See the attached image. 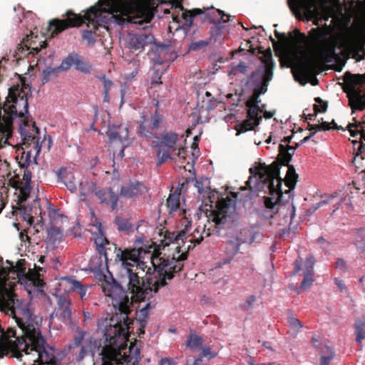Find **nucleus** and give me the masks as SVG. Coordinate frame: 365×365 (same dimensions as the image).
Segmentation results:
<instances>
[{
	"label": "nucleus",
	"mask_w": 365,
	"mask_h": 365,
	"mask_svg": "<svg viewBox=\"0 0 365 365\" xmlns=\"http://www.w3.org/2000/svg\"><path fill=\"white\" fill-rule=\"evenodd\" d=\"M32 174L29 170H24V174L23 176V180H24V185L22 186L24 182L19 180H16L14 178H11L9 180V182L7 186L5 185L4 181L2 182V187L4 192L8 190V187L11 186L16 190H19L21 193L20 201H24L29 195V184L31 180Z\"/></svg>",
	"instance_id": "21"
},
{
	"label": "nucleus",
	"mask_w": 365,
	"mask_h": 365,
	"mask_svg": "<svg viewBox=\"0 0 365 365\" xmlns=\"http://www.w3.org/2000/svg\"><path fill=\"white\" fill-rule=\"evenodd\" d=\"M62 236V232L58 227H51L48 230V239L50 242L55 243L57 241H60Z\"/></svg>",
	"instance_id": "45"
},
{
	"label": "nucleus",
	"mask_w": 365,
	"mask_h": 365,
	"mask_svg": "<svg viewBox=\"0 0 365 365\" xmlns=\"http://www.w3.org/2000/svg\"><path fill=\"white\" fill-rule=\"evenodd\" d=\"M308 129L309 130H314V132L312 133L308 137H312L316 133V131L320 130H329L331 129H336V130H345L342 126H338L334 120H332L331 123L328 122H322L319 124H308Z\"/></svg>",
	"instance_id": "37"
},
{
	"label": "nucleus",
	"mask_w": 365,
	"mask_h": 365,
	"mask_svg": "<svg viewBox=\"0 0 365 365\" xmlns=\"http://www.w3.org/2000/svg\"><path fill=\"white\" fill-rule=\"evenodd\" d=\"M335 268L346 272L347 270L346 261L342 258H337L335 262Z\"/></svg>",
	"instance_id": "62"
},
{
	"label": "nucleus",
	"mask_w": 365,
	"mask_h": 365,
	"mask_svg": "<svg viewBox=\"0 0 365 365\" xmlns=\"http://www.w3.org/2000/svg\"><path fill=\"white\" fill-rule=\"evenodd\" d=\"M166 50L165 46H155L149 51L148 55L153 63L161 65L166 61L165 57Z\"/></svg>",
	"instance_id": "36"
},
{
	"label": "nucleus",
	"mask_w": 365,
	"mask_h": 365,
	"mask_svg": "<svg viewBox=\"0 0 365 365\" xmlns=\"http://www.w3.org/2000/svg\"><path fill=\"white\" fill-rule=\"evenodd\" d=\"M152 2L149 0H99L90 7L84 15L68 10L66 19H54L49 21L47 31L51 37L69 28L78 27L87 21V29L82 31V39L93 46L99 36L96 31L100 26L114 23L142 25L151 21L154 14Z\"/></svg>",
	"instance_id": "1"
},
{
	"label": "nucleus",
	"mask_w": 365,
	"mask_h": 365,
	"mask_svg": "<svg viewBox=\"0 0 365 365\" xmlns=\"http://www.w3.org/2000/svg\"><path fill=\"white\" fill-rule=\"evenodd\" d=\"M202 9L205 10V12L202 13L204 15L202 21L204 22L215 24H217L218 20H221L224 23L230 21V16L225 14L222 10L216 9L213 6L203 7Z\"/></svg>",
	"instance_id": "27"
},
{
	"label": "nucleus",
	"mask_w": 365,
	"mask_h": 365,
	"mask_svg": "<svg viewBox=\"0 0 365 365\" xmlns=\"http://www.w3.org/2000/svg\"><path fill=\"white\" fill-rule=\"evenodd\" d=\"M191 223L190 222H187V224L185 226V229L180 231L178 233L175 232H168L165 235V238L170 242H175L178 244V246L176 247V250L179 253L180 252V249L186 248L185 243L187 242H189L190 239H192L193 241L196 240L197 238H194L195 236L192 237L191 235H187V231L189 227H190Z\"/></svg>",
	"instance_id": "26"
},
{
	"label": "nucleus",
	"mask_w": 365,
	"mask_h": 365,
	"mask_svg": "<svg viewBox=\"0 0 365 365\" xmlns=\"http://www.w3.org/2000/svg\"><path fill=\"white\" fill-rule=\"evenodd\" d=\"M114 223L119 231H129L132 229V225L128 220L119 216L115 217Z\"/></svg>",
	"instance_id": "44"
},
{
	"label": "nucleus",
	"mask_w": 365,
	"mask_h": 365,
	"mask_svg": "<svg viewBox=\"0 0 365 365\" xmlns=\"http://www.w3.org/2000/svg\"><path fill=\"white\" fill-rule=\"evenodd\" d=\"M46 46L47 43L46 41L40 40L38 35H34V33L31 31L30 34H26L25 38H23V41L19 44L17 49L21 55H24V51H30L26 55L34 56Z\"/></svg>",
	"instance_id": "17"
},
{
	"label": "nucleus",
	"mask_w": 365,
	"mask_h": 365,
	"mask_svg": "<svg viewBox=\"0 0 365 365\" xmlns=\"http://www.w3.org/2000/svg\"><path fill=\"white\" fill-rule=\"evenodd\" d=\"M128 130L126 125H120L118 127L116 130L112 131L108 137H127Z\"/></svg>",
	"instance_id": "51"
},
{
	"label": "nucleus",
	"mask_w": 365,
	"mask_h": 365,
	"mask_svg": "<svg viewBox=\"0 0 365 365\" xmlns=\"http://www.w3.org/2000/svg\"><path fill=\"white\" fill-rule=\"evenodd\" d=\"M298 7L305 11L308 19L319 15V13L334 17L341 6L339 0H295Z\"/></svg>",
	"instance_id": "9"
},
{
	"label": "nucleus",
	"mask_w": 365,
	"mask_h": 365,
	"mask_svg": "<svg viewBox=\"0 0 365 365\" xmlns=\"http://www.w3.org/2000/svg\"><path fill=\"white\" fill-rule=\"evenodd\" d=\"M314 264V258L312 256L307 257L304 264V271L314 270L313 267Z\"/></svg>",
	"instance_id": "63"
},
{
	"label": "nucleus",
	"mask_w": 365,
	"mask_h": 365,
	"mask_svg": "<svg viewBox=\"0 0 365 365\" xmlns=\"http://www.w3.org/2000/svg\"><path fill=\"white\" fill-rule=\"evenodd\" d=\"M71 66L85 73H89L91 71V66L87 63L77 53H71L68 55L61 63L59 68L63 71H67Z\"/></svg>",
	"instance_id": "23"
},
{
	"label": "nucleus",
	"mask_w": 365,
	"mask_h": 365,
	"mask_svg": "<svg viewBox=\"0 0 365 365\" xmlns=\"http://www.w3.org/2000/svg\"><path fill=\"white\" fill-rule=\"evenodd\" d=\"M155 38L150 34H129L126 43V48H128L130 52L135 53V56L141 53L145 47L154 43Z\"/></svg>",
	"instance_id": "18"
},
{
	"label": "nucleus",
	"mask_w": 365,
	"mask_h": 365,
	"mask_svg": "<svg viewBox=\"0 0 365 365\" xmlns=\"http://www.w3.org/2000/svg\"><path fill=\"white\" fill-rule=\"evenodd\" d=\"M95 243L97 246V250L101 255L104 256L106 262L108 260V254L106 252V245H110L113 247V250L115 253V263L119 266L120 268V276L119 277H122L123 274H125V266L122 264L123 262L119 259L120 257H118V252L121 251H130L133 250L134 248L131 249H122V248H118L115 244L110 243L106 237H105L103 235L98 236L95 240Z\"/></svg>",
	"instance_id": "19"
},
{
	"label": "nucleus",
	"mask_w": 365,
	"mask_h": 365,
	"mask_svg": "<svg viewBox=\"0 0 365 365\" xmlns=\"http://www.w3.org/2000/svg\"><path fill=\"white\" fill-rule=\"evenodd\" d=\"M275 36L282 42V43L285 46H287L291 41L294 40V38L292 36V34L290 33L289 38H288L285 34H282L278 32L277 31H274Z\"/></svg>",
	"instance_id": "55"
},
{
	"label": "nucleus",
	"mask_w": 365,
	"mask_h": 365,
	"mask_svg": "<svg viewBox=\"0 0 365 365\" xmlns=\"http://www.w3.org/2000/svg\"><path fill=\"white\" fill-rule=\"evenodd\" d=\"M58 177L71 192L77 190V182L72 172H67L66 168H61L58 171Z\"/></svg>",
	"instance_id": "35"
},
{
	"label": "nucleus",
	"mask_w": 365,
	"mask_h": 365,
	"mask_svg": "<svg viewBox=\"0 0 365 365\" xmlns=\"http://www.w3.org/2000/svg\"><path fill=\"white\" fill-rule=\"evenodd\" d=\"M193 135L195 138L200 137L202 135V129L197 125L195 124L192 127L187 128L186 130V136L189 137L190 135Z\"/></svg>",
	"instance_id": "52"
},
{
	"label": "nucleus",
	"mask_w": 365,
	"mask_h": 365,
	"mask_svg": "<svg viewBox=\"0 0 365 365\" xmlns=\"http://www.w3.org/2000/svg\"><path fill=\"white\" fill-rule=\"evenodd\" d=\"M224 22L218 20L217 24H212L210 29V41L216 42L220 41L224 35L225 26Z\"/></svg>",
	"instance_id": "38"
},
{
	"label": "nucleus",
	"mask_w": 365,
	"mask_h": 365,
	"mask_svg": "<svg viewBox=\"0 0 365 365\" xmlns=\"http://www.w3.org/2000/svg\"><path fill=\"white\" fill-rule=\"evenodd\" d=\"M313 274L314 270L304 272V278L300 285L301 289L304 290L312 284L314 281Z\"/></svg>",
	"instance_id": "48"
},
{
	"label": "nucleus",
	"mask_w": 365,
	"mask_h": 365,
	"mask_svg": "<svg viewBox=\"0 0 365 365\" xmlns=\"http://www.w3.org/2000/svg\"><path fill=\"white\" fill-rule=\"evenodd\" d=\"M217 354L212 351H211L210 348L209 346H203L202 349V352L200 354V357H207L209 359L214 358Z\"/></svg>",
	"instance_id": "61"
},
{
	"label": "nucleus",
	"mask_w": 365,
	"mask_h": 365,
	"mask_svg": "<svg viewBox=\"0 0 365 365\" xmlns=\"http://www.w3.org/2000/svg\"><path fill=\"white\" fill-rule=\"evenodd\" d=\"M155 307L151 302H148L136 314V320L139 324L138 336L140 337L141 334H145V328L147 324L148 318L149 316L148 310Z\"/></svg>",
	"instance_id": "33"
},
{
	"label": "nucleus",
	"mask_w": 365,
	"mask_h": 365,
	"mask_svg": "<svg viewBox=\"0 0 365 365\" xmlns=\"http://www.w3.org/2000/svg\"><path fill=\"white\" fill-rule=\"evenodd\" d=\"M247 109V119L244 120L242 123L236 125L237 131V135L248 130H253L257 125H259V121L262 120V108L259 106H246Z\"/></svg>",
	"instance_id": "20"
},
{
	"label": "nucleus",
	"mask_w": 365,
	"mask_h": 365,
	"mask_svg": "<svg viewBox=\"0 0 365 365\" xmlns=\"http://www.w3.org/2000/svg\"><path fill=\"white\" fill-rule=\"evenodd\" d=\"M356 341L361 344V341L365 339V319H356L354 324Z\"/></svg>",
	"instance_id": "42"
},
{
	"label": "nucleus",
	"mask_w": 365,
	"mask_h": 365,
	"mask_svg": "<svg viewBox=\"0 0 365 365\" xmlns=\"http://www.w3.org/2000/svg\"><path fill=\"white\" fill-rule=\"evenodd\" d=\"M56 305L53 312L50 315L49 324L52 325L54 323L55 318L60 319L66 325L72 324V309L71 299L67 294H58L56 296Z\"/></svg>",
	"instance_id": "13"
},
{
	"label": "nucleus",
	"mask_w": 365,
	"mask_h": 365,
	"mask_svg": "<svg viewBox=\"0 0 365 365\" xmlns=\"http://www.w3.org/2000/svg\"><path fill=\"white\" fill-rule=\"evenodd\" d=\"M97 78L102 82L103 85V91H110L113 85L112 81L108 79L105 74L97 76Z\"/></svg>",
	"instance_id": "54"
},
{
	"label": "nucleus",
	"mask_w": 365,
	"mask_h": 365,
	"mask_svg": "<svg viewBox=\"0 0 365 365\" xmlns=\"http://www.w3.org/2000/svg\"><path fill=\"white\" fill-rule=\"evenodd\" d=\"M315 69V60L312 57L307 56V53L303 51L302 60L297 67V73L294 75V78L297 81H299V76L302 78H306L308 76L312 74Z\"/></svg>",
	"instance_id": "24"
},
{
	"label": "nucleus",
	"mask_w": 365,
	"mask_h": 365,
	"mask_svg": "<svg viewBox=\"0 0 365 365\" xmlns=\"http://www.w3.org/2000/svg\"><path fill=\"white\" fill-rule=\"evenodd\" d=\"M310 138H303L299 143L290 145L292 138H283L279 144V154L277 160L269 165L259 163L257 166L250 168L249 171L252 175L246 182L250 190H264L267 189L269 195L263 197L264 207L266 210L262 213L263 217L273 218L283 205L291 206V218L295 214L293 205V190L298 180L294 165L289 162L299 144H303Z\"/></svg>",
	"instance_id": "3"
},
{
	"label": "nucleus",
	"mask_w": 365,
	"mask_h": 365,
	"mask_svg": "<svg viewBox=\"0 0 365 365\" xmlns=\"http://www.w3.org/2000/svg\"><path fill=\"white\" fill-rule=\"evenodd\" d=\"M287 322L289 326L295 329L297 332H298L302 327V324L300 321L294 317H289Z\"/></svg>",
	"instance_id": "58"
},
{
	"label": "nucleus",
	"mask_w": 365,
	"mask_h": 365,
	"mask_svg": "<svg viewBox=\"0 0 365 365\" xmlns=\"http://www.w3.org/2000/svg\"><path fill=\"white\" fill-rule=\"evenodd\" d=\"M364 45V43L349 39L342 43L341 47L343 48L346 58H352L356 61H361L365 57Z\"/></svg>",
	"instance_id": "22"
},
{
	"label": "nucleus",
	"mask_w": 365,
	"mask_h": 365,
	"mask_svg": "<svg viewBox=\"0 0 365 365\" xmlns=\"http://www.w3.org/2000/svg\"><path fill=\"white\" fill-rule=\"evenodd\" d=\"M200 138H193V143L191 145L192 149V158L194 162L200 155V150L198 148V144Z\"/></svg>",
	"instance_id": "56"
},
{
	"label": "nucleus",
	"mask_w": 365,
	"mask_h": 365,
	"mask_svg": "<svg viewBox=\"0 0 365 365\" xmlns=\"http://www.w3.org/2000/svg\"><path fill=\"white\" fill-rule=\"evenodd\" d=\"M202 363V358L200 356L199 358L195 359L193 356H188L186 359V364L187 365H200Z\"/></svg>",
	"instance_id": "64"
},
{
	"label": "nucleus",
	"mask_w": 365,
	"mask_h": 365,
	"mask_svg": "<svg viewBox=\"0 0 365 365\" xmlns=\"http://www.w3.org/2000/svg\"><path fill=\"white\" fill-rule=\"evenodd\" d=\"M86 334V331L78 329L76 334L69 344L70 349L80 347L79 353L76 356L78 361H82L88 355L93 357L101 346V342L92 336L85 339Z\"/></svg>",
	"instance_id": "11"
},
{
	"label": "nucleus",
	"mask_w": 365,
	"mask_h": 365,
	"mask_svg": "<svg viewBox=\"0 0 365 365\" xmlns=\"http://www.w3.org/2000/svg\"><path fill=\"white\" fill-rule=\"evenodd\" d=\"M361 140H365V138H359V140H351L353 154L354 155L352 163L357 169L364 167L362 161L365 160V143H364Z\"/></svg>",
	"instance_id": "30"
},
{
	"label": "nucleus",
	"mask_w": 365,
	"mask_h": 365,
	"mask_svg": "<svg viewBox=\"0 0 365 365\" xmlns=\"http://www.w3.org/2000/svg\"><path fill=\"white\" fill-rule=\"evenodd\" d=\"M128 61L125 68L128 73L125 74V79L130 80L138 74L140 67V61L135 56L131 59H128Z\"/></svg>",
	"instance_id": "39"
},
{
	"label": "nucleus",
	"mask_w": 365,
	"mask_h": 365,
	"mask_svg": "<svg viewBox=\"0 0 365 365\" xmlns=\"http://www.w3.org/2000/svg\"><path fill=\"white\" fill-rule=\"evenodd\" d=\"M128 353L123 355L120 349L110 344L105 345L100 353L101 365H138L141 359L139 349L130 346Z\"/></svg>",
	"instance_id": "6"
},
{
	"label": "nucleus",
	"mask_w": 365,
	"mask_h": 365,
	"mask_svg": "<svg viewBox=\"0 0 365 365\" xmlns=\"http://www.w3.org/2000/svg\"><path fill=\"white\" fill-rule=\"evenodd\" d=\"M315 104L314 105V110L315 113H325L327 110L328 103L324 101L320 97L314 98Z\"/></svg>",
	"instance_id": "49"
},
{
	"label": "nucleus",
	"mask_w": 365,
	"mask_h": 365,
	"mask_svg": "<svg viewBox=\"0 0 365 365\" xmlns=\"http://www.w3.org/2000/svg\"><path fill=\"white\" fill-rule=\"evenodd\" d=\"M21 138L23 155H26V161L30 160L31 158H34L36 161V158L39 155L43 144H46V150L49 151L52 145V138Z\"/></svg>",
	"instance_id": "14"
},
{
	"label": "nucleus",
	"mask_w": 365,
	"mask_h": 365,
	"mask_svg": "<svg viewBox=\"0 0 365 365\" xmlns=\"http://www.w3.org/2000/svg\"><path fill=\"white\" fill-rule=\"evenodd\" d=\"M211 41H210V39L207 40H201L196 42H194L191 45V48L192 50H198L201 48L206 47L208 44H210Z\"/></svg>",
	"instance_id": "60"
},
{
	"label": "nucleus",
	"mask_w": 365,
	"mask_h": 365,
	"mask_svg": "<svg viewBox=\"0 0 365 365\" xmlns=\"http://www.w3.org/2000/svg\"><path fill=\"white\" fill-rule=\"evenodd\" d=\"M19 132L21 137H37L40 135V130L36 123L28 120L26 118H20Z\"/></svg>",
	"instance_id": "32"
},
{
	"label": "nucleus",
	"mask_w": 365,
	"mask_h": 365,
	"mask_svg": "<svg viewBox=\"0 0 365 365\" xmlns=\"http://www.w3.org/2000/svg\"><path fill=\"white\" fill-rule=\"evenodd\" d=\"M312 43L319 50L320 56L325 62L330 63L336 58V40L332 35V29L324 24L322 26L312 28L308 33Z\"/></svg>",
	"instance_id": "5"
},
{
	"label": "nucleus",
	"mask_w": 365,
	"mask_h": 365,
	"mask_svg": "<svg viewBox=\"0 0 365 365\" xmlns=\"http://www.w3.org/2000/svg\"><path fill=\"white\" fill-rule=\"evenodd\" d=\"M287 3L290 9L294 13L297 19L302 21H312L314 25L319 26V21H321L319 16H314L312 19H308L305 11L298 7L295 0H287Z\"/></svg>",
	"instance_id": "34"
},
{
	"label": "nucleus",
	"mask_w": 365,
	"mask_h": 365,
	"mask_svg": "<svg viewBox=\"0 0 365 365\" xmlns=\"http://www.w3.org/2000/svg\"><path fill=\"white\" fill-rule=\"evenodd\" d=\"M14 269L17 272V276L24 275L26 273L25 259H19L16 266L12 265Z\"/></svg>",
	"instance_id": "53"
},
{
	"label": "nucleus",
	"mask_w": 365,
	"mask_h": 365,
	"mask_svg": "<svg viewBox=\"0 0 365 365\" xmlns=\"http://www.w3.org/2000/svg\"><path fill=\"white\" fill-rule=\"evenodd\" d=\"M202 239V236L195 241L190 239L185 252L177 258L154 256L151 252L142 248L118 252V257L125 266V274L120 277L121 284H126L135 299L149 300L160 287L167 285V279H172L175 274L182 270L188 251L199 245Z\"/></svg>",
	"instance_id": "2"
},
{
	"label": "nucleus",
	"mask_w": 365,
	"mask_h": 365,
	"mask_svg": "<svg viewBox=\"0 0 365 365\" xmlns=\"http://www.w3.org/2000/svg\"><path fill=\"white\" fill-rule=\"evenodd\" d=\"M60 284L65 287L66 292H78L81 299H84L86 295L87 288L82 285L79 281L71 277H65L61 279Z\"/></svg>",
	"instance_id": "29"
},
{
	"label": "nucleus",
	"mask_w": 365,
	"mask_h": 365,
	"mask_svg": "<svg viewBox=\"0 0 365 365\" xmlns=\"http://www.w3.org/2000/svg\"><path fill=\"white\" fill-rule=\"evenodd\" d=\"M338 194L337 192H334L330 195H327L324 197V198L321 200L320 202L313 205L310 208L309 211L310 212H315L317 209H319L320 207H322L324 205L330 203L334 198L337 197Z\"/></svg>",
	"instance_id": "46"
},
{
	"label": "nucleus",
	"mask_w": 365,
	"mask_h": 365,
	"mask_svg": "<svg viewBox=\"0 0 365 365\" xmlns=\"http://www.w3.org/2000/svg\"><path fill=\"white\" fill-rule=\"evenodd\" d=\"M147 191L146 186L138 181L129 180L120 187V195L126 198H135Z\"/></svg>",
	"instance_id": "25"
},
{
	"label": "nucleus",
	"mask_w": 365,
	"mask_h": 365,
	"mask_svg": "<svg viewBox=\"0 0 365 365\" xmlns=\"http://www.w3.org/2000/svg\"><path fill=\"white\" fill-rule=\"evenodd\" d=\"M344 81L346 86L343 88L349 98V106L351 108L352 113L355 110H363L365 108V93H361L360 88H356V86L365 84L364 74H352L346 71L344 75Z\"/></svg>",
	"instance_id": "7"
},
{
	"label": "nucleus",
	"mask_w": 365,
	"mask_h": 365,
	"mask_svg": "<svg viewBox=\"0 0 365 365\" xmlns=\"http://www.w3.org/2000/svg\"><path fill=\"white\" fill-rule=\"evenodd\" d=\"M359 125L356 124V122L355 123H349L346 128L349 130L350 135L351 137H355L358 134H360V137L364 138L365 137V131L363 129V128H361V130L358 129Z\"/></svg>",
	"instance_id": "50"
},
{
	"label": "nucleus",
	"mask_w": 365,
	"mask_h": 365,
	"mask_svg": "<svg viewBox=\"0 0 365 365\" xmlns=\"http://www.w3.org/2000/svg\"><path fill=\"white\" fill-rule=\"evenodd\" d=\"M142 118L143 120L140 125L139 133L143 137H149L148 134L153 135V131L159 127L162 115L156 110L150 120H146L144 115Z\"/></svg>",
	"instance_id": "28"
},
{
	"label": "nucleus",
	"mask_w": 365,
	"mask_h": 365,
	"mask_svg": "<svg viewBox=\"0 0 365 365\" xmlns=\"http://www.w3.org/2000/svg\"><path fill=\"white\" fill-rule=\"evenodd\" d=\"M259 53L263 54L262 61L264 63V66L262 67H264L266 71L267 68H271V71L273 72V69L274 68V62L272 59L271 50L269 48L264 51L262 47H259Z\"/></svg>",
	"instance_id": "41"
},
{
	"label": "nucleus",
	"mask_w": 365,
	"mask_h": 365,
	"mask_svg": "<svg viewBox=\"0 0 365 365\" xmlns=\"http://www.w3.org/2000/svg\"><path fill=\"white\" fill-rule=\"evenodd\" d=\"M272 77L273 72L271 71V68H267L266 71L264 67H259L251 73L246 84H250L253 87V90L263 88L264 92H267V86Z\"/></svg>",
	"instance_id": "16"
},
{
	"label": "nucleus",
	"mask_w": 365,
	"mask_h": 365,
	"mask_svg": "<svg viewBox=\"0 0 365 365\" xmlns=\"http://www.w3.org/2000/svg\"><path fill=\"white\" fill-rule=\"evenodd\" d=\"M265 93L263 88L253 90L251 96L246 102V106H259L261 102L259 96Z\"/></svg>",
	"instance_id": "43"
},
{
	"label": "nucleus",
	"mask_w": 365,
	"mask_h": 365,
	"mask_svg": "<svg viewBox=\"0 0 365 365\" xmlns=\"http://www.w3.org/2000/svg\"><path fill=\"white\" fill-rule=\"evenodd\" d=\"M294 33L295 34V40H296L297 43H298V44L307 43V37L304 34L301 33L299 31V30H298V29H295L294 31Z\"/></svg>",
	"instance_id": "59"
},
{
	"label": "nucleus",
	"mask_w": 365,
	"mask_h": 365,
	"mask_svg": "<svg viewBox=\"0 0 365 365\" xmlns=\"http://www.w3.org/2000/svg\"><path fill=\"white\" fill-rule=\"evenodd\" d=\"M123 286H126V284H121L120 280L118 282L113 277L105 279L101 284L103 293L111 299L113 306L117 308L120 314L125 315V317H123V323L121 319H118L117 314L98 321V329L103 332L106 340L110 344L115 342L117 338L125 334L128 326L127 316L131 311L133 302L145 301L135 299L128 288L127 291L124 290Z\"/></svg>",
	"instance_id": "4"
},
{
	"label": "nucleus",
	"mask_w": 365,
	"mask_h": 365,
	"mask_svg": "<svg viewBox=\"0 0 365 365\" xmlns=\"http://www.w3.org/2000/svg\"><path fill=\"white\" fill-rule=\"evenodd\" d=\"M155 10L153 16L159 11V4L171 5L172 8L178 9L182 14L180 15H173V20L179 24V26L190 29L193 25L194 18L205 12V10L198 8L188 10L185 9L182 4V0H149ZM154 17V16H153ZM153 18H152L153 19Z\"/></svg>",
	"instance_id": "10"
},
{
	"label": "nucleus",
	"mask_w": 365,
	"mask_h": 365,
	"mask_svg": "<svg viewBox=\"0 0 365 365\" xmlns=\"http://www.w3.org/2000/svg\"><path fill=\"white\" fill-rule=\"evenodd\" d=\"M180 190H177L174 192L170 193L167 199V207L170 214L176 212L180 208Z\"/></svg>",
	"instance_id": "40"
},
{
	"label": "nucleus",
	"mask_w": 365,
	"mask_h": 365,
	"mask_svg": "<svg viewBox=\"0 0 365 365\" xmlns=\"http://www.w3.org/2000/svg\"><path fill=\"white\" fill-rule=\"evenodd\" d=\"M242 242L238 238L230 240L225 243L224 253L225 257L222 262V264H227L231 262L235 256L239 252Z\"/></svg>",
	"instance_id": "31"
},
{
	"label": "nucleus",
	"mask_w": 365,
	"mask_h": 365,
	"mask_svg": "<svg viewBox=\"0 0 365 365\" xmlns=\"http://www.w3.org/2000/svg\"><path fill=\"white\" fill-rule=\"evenodd\" d=\"M202 344V338L197 335H190L187 341V346L191 349H196Z\"/></svg>",
	"instance_id": "47"
},
{
	"label": "nucleus",
	"mask_w": 365,
	"mask_h": 365,
	"mask_svg": "<svg viewBox=\"0 0 365 365\" xmlns=\"http://www.w3.org/2000/svg\"><path fill=\"white\" fill-rule=\"evenodd\" d=\"M178 138H156L153 142V147L157 148V167L161 166L168 159H175L176 157L186 160L187 150L177 145Z\"/></svg>",
	"instance_id": "8"
},
{
	"label": "nucleus",
	"mask_w": 365,
	"mask_h": 365,
	"mask_svg": "<svg viewBox=\"0 0 365 365\" xmlns=\"http://www.w3.org/2000/svg\"><path fill=\"white\" fill-rule=\"evenodd\" d=\"M327 355H322L320 358V365H329V362L334 359L335 354L333 349H328Z\"/></svg>",
	"instance_id": "57"
},
{
	"label": "nucleus",
	"mask_w": 365,
	"mask_h": 365,
	"mask_svg": "<svg viewBox=\"0 0 365 365\" xmlns=\"http://www.w3.org/2000/svg\"><path fill=\"white\" fill-rule=\"evenodd\" d=\"M217 209L212 212V221L217 228H222L236 211V202L227 197L221 198L217 203Z\"/></svg>",
	"instance_id": "12"
},
{
	"label": "nucleus",
	"mask_w": 365,
	"mask_h": 365,
	"mask_svg": "<svg viewBox=\"0 0 365 365\" xmlns=\"http://www.w3.org/2000/svg\"><path fill=\"white\" fill-rule=\"evenodd\" d=\"M88 189L95 194L101 205L110 207L111 210H115L118 207L119 196L110 187H97L93 182L88 183Z\"/></svg>",
	"instance_id": "15"
}]
</instances>
